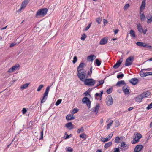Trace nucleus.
Segmentation results:
<instances>
[{"mask_svg":"<svg viewBox=\"0 0 152 152\" xmlns=\"http://www.w3.org/2000/svg\"><path fill=\"white\" fill-rule=\"evenodd\" d=\"M77 76L78 78L81 81H83L84 79L88 78L87 75H86V71L84 69H81L77 70Z\"/></svg>","mask_w":152,"mask_h":152,"instance_id":"f257e3e1","label":"nucleus"},{"mask_svg":"<svg viewBox=\"0 0 152 152\" xmlns=\"http://www.w3.org/2000/svg\"><path fill=\"white\" fill-rule=\"evenodd\" d=\"M84 80L82 81L84 82V84L87 86H93L95 83V81L92 78H87L85 79Z\"/></svg>","mask_w":152,"mask_h":152,"instance_id":"f03ea898","label":"nucleus"},{"mask_svg":"<svg viewBox=\"0 0 152 152\" xmlns=\"http://www.w3.org/2000/svg\"><path fill=\"white\" fill-rule=\"evenodd\" d=\"M48 12V9L47 8H44L39 10L37 12L36 16H42L45 15Z\"/></svg>","mask_w":152,"mask_h":152,"instance_id":"7ed1b4c3","label":"nucleus"},{"mask_svg":"<svg viewBox=\"0 0 152 152\" xmlns=\"http://www.w3.org/2000/svg\"><path fill=\"white\" fill-rule=\"evenodd\" d=\"M135 137L133 138V140L131 141V143L132 144H134L139 141V140L142 137V135L139 133L136 132L135 133Z\"/></svg>","mask_w":152,"mask_h":152,"instance_id":"20e7f679","label":"nucleus"},{"mask_svg":"<svg viewBox=\"0 0 152 152\" xmlns=\"http://www.w3.org/2000/svg\"><path fill=\"white\" fill-rule=\"evenodd\" d=\"M134 59V58L133 56L129 57L126 60L125 65L126 66H128L132 65Z\"/></svg>","mask_w":152,"mask_h":152,"instance_id":"39448f33","label":"nucleus"},{"mask_svg":"<svg viewBox=\"0 0 152 152\" xmlns=\"http://www.w3.org/2000/svg\"><path fill=\"white\" fill-rule=\"evenodd\" d=\"M82 102L83 103L86 104V105L89 108L90 107L91 102L89 99L87 97H84L82 99Z\"/></svg>","mask_w":152,"mask_h":152,"instance_id":"423d86ee","label":"nucleus"},{"mask_svg":"<svg viewBox=\"0 0 152 152\" xmlns=\"http://www.w3.org/2000/svg\"><path fill=\"white\" fill-rule=\"evenodd\" d=\"M105 102L107 105L110 106L113 103V100L110 95H108L107 97Z\"/></svg>","mask_w":152,"mask_h":152,"instance_id":"0eeeda50","label":"nucleus"},{"mask_svg":"<svg viewBox=\"0 0 152 152\" xmlns=\"http://www.w3.org/2000/svg\"><path fill=\"white\" fill-rule=\"evenodd\" d=\"M130 88L127 85H125L122 88V90L125 94H128L130 93L129 91Z\"/></svg>","mask_w":152,"mask_h":152,"instance_id":"6e6552de","label":"nucleus"},{"mask_svg":"<svg viewBox=\"0 0 152 152\" xmlns=\"http://www.w3.org/2000/svg\"><path fill=\"white\" fill-rule=\"evenodd\" d=\"M123 58H120L118 61H117L116 63L114 65L113 68L116 69L118 68L120 66L121 64L123 62Z\"/></svg>","mask_w":152,"mask_h":152,"instance_id":"1a4fd4ad","label":"nucleus"},{"mask_svg":"<svg viewBox=\"0 0 152 152\" xmlns=\"http://www.w3.org/2000/svg\"><path fill=\"white\" fill-rule=\"evenodd\" d=\"M137 27L138 31L140 33H143L145 34L146 33L147 29H146L145 30H143L142 28L141 25L140 24L137 25Z\"/></svg>","mask_w":152,"mask_h":152,"instance_id":"9d476101","label":"nucleus"},{"mask_svg":"<svg viewBox=\"0 0 152 152\" xmlns=\"http://www.w3.org/2000/svg\"><path fill=\"white\" fill-rule=\"evenodd\" d=\"M130 83L133 85H135L139 83V80L138 79L136 78H134L131 79L129 80Z\"/></svg>","mask_w":152,"mask_h":152,"instance_id":"9b49d317","label":"nucleus"},{"mask_svg":"<svg viewBox=\"0 0 152 152\" xmlns=\"http://www.w3.org/2000/svg\"><path fill=\"white\" fill-rule=\"evenodd\" d=\"M143 148L142 145L139 144L137 145L134 150V152H139Z\"/></svg>","mask_w":152,"mask_h":152,"instance_id":"f8f14e48","label":"nucleus"},{"mask_svg":"<svg viewBox=\"0 0 152 152\" xmlns=\"http://www.w3.org/2000/svg\"><path fill=\"white\" fill-rule=\"evenodd\" d=\"M20 65L19 64H16L15 66H13L12 67L10 68L8 71L9 73L12 72H14L15 70L17 69V68L19 67Z\"/></svg>","mask_w":152,"mask_h":152,"instance_id":"ddd939ff","label":"nucleus"},{"mask_svg":"<svg viewBox=\"0 0 152 152\" xmlns=\"http://www.w3.org/2000/svg\"><path fill=\"white\" fill-rule=\"evenodd\" d=\"M99 107V103H96V106L94 108L92 109V111L96 113V114H97Z\"/></svg>","mask_w":152,"mask_h":152,"instance_id":"4468645a","label":"nucleus"},{"mask_svg":"<svg viewBox=\"0 0 152 152\" xmlns=\"http://www.w3.org/2000/svg\"><path fill=\"white\" fill-rule=\"evenodd\" d=\"M108 40V38L105 37L101 39L100 41L99 44L100 45L105 44L107 43Z\"/></svg>","mask_w":152,"mask_h":152,"instance_id":"2eb2a0df","label":"nucleus"},{"mask_svg":"<svg viewBox=\"0 0 152 152\" xmlns=\"http://www.w3.org/2000/svg\"><path fill=\"white\" fill-rule=\"evenodd\" d=\"M65 127L68 128L70 130L74 128L73 125L71 122L66 123L65 124Z\"/></svg>","mask_w":152,"mask_h":152,"instance_id":"dca6fc26","label":"nucleus"},{"mask_svg":"<svg viewBox=\"0 0 152 152\" xmlns=\"http://www.w3.org/2000/svg\"><path fill=\"white\" fill-rule=\"evenodd\" d=\"M96 56L94 55H90L88 56L87 58V60L88 61H92L93 60H94L96 58Z\"/></svg>","mask_w":152,"mask_h":152,"instance_id":"f3484780","label":"nucleus"},{"mask_svg":"<svg viewBox=\"0 0 152 152\" xmlns=\"http://www.w3.org/2000/svg\"><path fill=\"white\" fill-rule=\"evenodd\" d=\"M126 85V83L125 81L124 80H120L118 81L116 86H117L120 87L122 85Z\"/></svg>","mask_w":152,"mask_h":152,"instance_id":"a211bd4d","label":"nucleus"},{"mask_svg":"<svg viewBox=\"0 0 152 152\" xmlns=\"http://www.w3.org/2000/svg\"><path fill=\"white\" fill-rule=\"evenodd\" d=\"M151 93L149 91H147L145 92L142 93L141 95L143 98L147 97L149 96L151 94Z\"/></svg>","mask_w":152,"mask_h":152,"instance_id":"6ab92c4d","label":"nucleus"},{"mask_svg":"<svg viewBox=\"0 0 152 152\" xmlns=\"http://www.w3.org/2000/svg\"><path fill=\"white\" fill-rule=\"evenodd\" d=\"M136 44L140 47H146L147 46V44L143 42H137L136 43Z\"/></svg>","mask_w":152,"mask_h":152,"instance_id":"aec40b11","label":"nucleus"},{"mask_svg":"<svg viewBox=\"0 0 152 152\" xmlns=\"http://www.w3.org/2000/svg\"><path fill=\"white\" fill-rule=\"evenodd\" d=\"M48 95L44 93L42 98L40 102L41 104H42L46 101L48 98Z\"/></svg>","mask_w":152,"mask_h":152,"instance_id":"412c9836","label":"nucleus"},{"mask_svg":"<svg viewBox=\"0 0 152 152\" xmlns=\"http://www.w3.org/2000/svg\"><path fill=\"white\" fill-rule=\"evenodd\" d=\"M29 2V0H24L22 2L21 5L22 7L24 8Z\"/></svg>","mask_w":152,"mask_h":152,"instance_id":"4be33fe9","label":"nucleus"},{"mask_svg":"<svg viewBox=\"0 0 152 152\" xmlns=\"http://www.w3.org/2000/svg\"><path fill=\"white\" fill-rule=\"evenodd\" d=\"M86 64L84 63H80L77 68V70H78L83 69L84 67L86 66Z\"/></svg>","mask_w":152,"mask_h":152,"instance_id":"5701e85b","label":"nucleus"},{"mask_svg":"<svg viewBox=\"0 0 152 152\" xmlns=\"http://www.w3.org/2000/svg\"><path fill=\"white\" fill-rule=\"evenodd\" d=\"M143 99L141 94L136 98V101L138 102H140Z\"/></svg>","mask_w":152,"mask_h":152,"instance_id":"b1692460","label":"nucleus"},{"mask_svg":"<svg viewBox=\"0 0 152 152\" xmlns=\"http://www.w3.org/2000/svg\"><path fill=\"white\" fill-rule=\"evenodd\" d=\"M145 3L142 2L141 5L140 7V13H141V10H143L145 7Z\"/></svg>","mask_w":152,"mask_h":152,"instance_id":"393cba45","label":"nucleus"},{"mask_svg":"<svg viewBox=\"0 0 152 152\" xmlns=\"http://www.w3.org/2000/svg\"><path fill=\"white\" fill-rule=\"evenodd\" d=\"M29 84V83H26L24 84L21 86L20 88L22 90H23L26 89L28 86Z\"/></svg>","mask_w":152,"mask_h":152,"instance_id":"a878e982","label":"nucleus"},{"mask_svg":"<svg viewBox=\"0 0 152 152\" xmlns=\"http://www.w3.org/2000/svg\"><path fill=\"white\" fill-rule=\"evenodd\" d=\"M140 20L142 21H143L146 20V17L143 13L140 14Z\"/></svg>","mask_w":152,"mask_h":152,"instance_id":"bb28decb","label":"nucleus"},{"mask_svg":"<svg viewBox=\"0 0 152 152\" xmlns=\"http://www.w3.org/2000/svg\"><path fill=\"white\" fill-rule=\"evenodd\" d=\"M129 34L132 37L135 38L136 37V35L133 30H131L130 31Z\"/></svg>","mask_w":152,"mask_h":152,"instance_id":"cd10ccee","label":"nucleus"},{"mask_svg":"<svg viewBox=\"0 0 152 152\" xmlns=\"http://www.w3.org/2000/svg\"><path fill=\"white\" fill-rule=\"evenodd\" d=\"M112 142H108L105 143L104 145V148H107L112 145Z\"/></svg>","mask_w":152,"mask_h":152,"instance_id":"c85d7f7f","label":"nucleus"},{"mask_svg":"<svg viewBox=\"0 0 152 152\" xmlns=\"http://www.w3.org/2000/svg\"><path fill=\"white\" fill-rule=\"evenodd\" d=\"M95 63L98 66H99L101 63V61L98 59H96L95 60Z\"/></svg>","mask_w":152,"mask_h":152,"instance_id":"c756f323","label":"nucleus"},{"mask_svg":"<svg viewBox=\"0 0 152 152\" xmlns=\"http://www.w3.org/2000/svg\"><path fill=\"white\" fill-rule=\"evenodd\" d=\"M100 140L101 141H102L103 142H107V141H109V140L107 137L106 138H105L104 137H102L101 138Z\"/></svg>","mask_w":152,"mask_h":152,"instance_id":"7c9ffc66","label":"nucleus"},{"mask_svg":"<svg viewBox=\"0 0 152 152\" xmlns=\"http://www.w3.org/2000/svg\"><path fill=\"white\" fill-rule=\"evenodd\" d=\"M143 69H141L140 72V76L142 77H145V72H143Z\"/></svg>","mask_w":152,"mask_h":152,"instance_id":"2f4dec72","label":"nucleus"},{"mask_svg":"<svg viewBox=\"0 0 152 152\" xmlns=\"http://www.w3.org/2000/svg\"><path fill=\"white\" fill-rule=\"evenodd\" d=\"M121 146L122 147H126L127 146V145L125 142H121Z\"/></svg>","mask_w":152,"mask_h":152,"instance_id":"473e14b6","label":"nucleus"},{"mask_svg":"<svg viewBox=\"0 0 152 152\" xmlns=\"http://www.w3.org/2000/svg\"><path fill=\"white\" fill-rule=\"evenodd\" d=\"M66 150L67 151L69 152H72L73 151V149L70 147H69L66 148Z\"/></svg>","mask_w":152,"mask_h":152,"instance_id":"72a5a7b5","label":"nucleus"},{"mask_svg":"<svg viewBox=\"0 0 152 152\" xmlns=\"http://www.w3.org/2000/svg\"><path fill=\"white\" fill-rule=\"evenodd\" d=\"M50 86H48L47 87L46 89L44 94L48 95V92L50 90Z\"/></svg>","mask_w":152,"mask_h":152,"instance_id":"f704fd0d","label":"nucleus"},{"mask_svg":"<svg viewBox=\"0 0 152 152\" xmlns=\"http://www.w3.org/2000/svg\"><path fill=\"white\" fill-rule=\"evenodd\" d=\"M84 131L83 127H82L80 129H78L77 132L78 133H80V132H83Z\"/></svg>","mask_w":152,"mask_h":152,"instance_id":"c9c22d12","label":"nucleus"},{"mask_svg":"<svg viewBox=\"0 0 152 152\" xmlns=\"http://www.w3.org/2000/svg\"><path fill=\"white\" fill-rule=\"evenodd\" d=\"M120 139V138H119L118 137H115V142L117 143H119V140Z\"/></svg>","mask_w":152,"mask_h":152,"instance_id":"e433bc0d","label":"nucleus"},{"mask_svg":"<svg viewBox=\"0 0 152 152\" xmlns=\"http://www.w3.org/2000/svg\"><path fill=\"white\" fill-rule=\"evenodd\" d=\"M92 66H91L90 68V71H88V73L86 75H87L88 76H91V74L92 73Z\"/></svg>","mask_w":152,"mask_h":152,"instance_id":"4c0bfd02","label":"nucleus"},{"mask_svg":"<svg viewBox=\"0 0 152 152\" xmlns=\"http://www.w3.org/2000/svg\"><path fill=\"white\" fill-rule=\"evenodd\" d=\"M43 87L44 85H39L37 89V91H39Z\"/></svg>","mask_w":152,"mask_h":152,"instance_id":"58836bf2","label":"nucleus"},{"mask_svg":"<svg viewBox=\"0 0 152 152\" xmlns=\"http://www.w3.org/2000/svg\"><path fill=\"white\" fill-rule=\"evenodd\" d=\"M112 90H113V88L112 87H111V88H110L109 89H107L106 91V92H107V93L108 94H110L112 92Z\"/></svg>","mask_w":152,"mask_h":152,"instance_id":"ea45409f","label":"nucleus"},{"mask_svg":"<svg viewBox=\"0 0 152 152\" xmlns=\"http://www.w3.org/2000/svg\"><path fill=\"white\" fill-rule=\"evenodd\" d=\"M87 37V36L85 34H83L82 35V37H81V39L83 40H84L85 38Z\"/></svg>","mask_w":152,"mask_h":152,"instance_id":"a19ab883","label":"nucleus"},{"mask_svg":"<svg viewBox=\"0 0 152 152\" xmlns=\"http://www.w3.org/2000/svg\"><path fill=\"white\" fill-rule=\"evenodd\" d=\"M62 100L61 99H59L55 103V105L56 106L58 105L61 102Z\"/></svg>","mask_w":152,"mask_h":152,"instance_id":"79ce46f5","label":"nucleus"},{"mask_svg":"<svg viewBox=\"0 0 152 152\" xmlns=\"http://www.w3.org/2000/svg\"><path fill=\"white\" fill-rule=\"evenodd\" d=\"M113 123V121H111V122H110L109 123L107 126V129L108 130L110 128V126L112 125V124Z\"/></svg>","mask_w":152,"mask_h":152,"instance_id":"37998d69","label":"nucleus"},{"mask_svg":"<svg viewBox=\"0 0 152 152\" xmlns=\"http://www.w3.org/2000/svg\"><path fill=\"white\" fill-rule=\"evenodd\" d=\"M123 74L121 73V74L118 75L117 76V77L118 79H120V78H122L123 77Z\"/></svg>","mask_w":152,"mask_h":152,"instance_id":"c03bdc74","label":"nucleus"},{"mask_svg":"<svg viewBox=\"0 0 152 152\" xmlns=\"http://www.w3.org/2000/svg\"><path fill=\"white\" fill-rule=\"evenodd\" d=\"M77 61V57L76 56H75L73 58V60L72 61V62L73 64H75Z\"/></svg>","mask_w":152,"mask_h":152,"instance_id":"a18cd8bd","label":"nucleus"},{"mask_svg":"<svg viewBox=\"0 0 152 152\" xmlns=\"http://www.w3.org/2000/svg\"><path fill=\"white\" fill-rule=\"evenodd\" d=\"M96 21L99 24L102 21V18L99 17L96 19Z\"/></svg>","mask_w":152,"mask_h":152,"instance_id":"49530a36","label":"nucleus"},{"mask_svg":"<svg viewBox=\"0 0 152 152\" xmlns=\"http://www.w3.org/2000/svg\"><path fill=\"white\" fill-rule=\"evenodd\" d=\"M78 111V110H77V108H74L72 111V114H74L76 113H77Z\"/></svg>","mask_w":152,"mask_h":152,"instance_id":"de8ad7c7","label":"nucleus"},{"mask_svg":"<svg viewBox=\"0 0 152 152\" xmlns=\"http://www.w3.org/2000/svg\"><path fill=\"white\" fill-rule=\"evenodd\" d=\"M119 121H116L115 122V127H118L119 125Z\"/></svg>","mask_w":152,"mask_h":152,"instance_id":"09e8293b","label":"nucleus"},{"mask_svg":"<svg viewBox=\"0 0 152 152\" xmlns=\"http://www.w3.org/2000/svg\"><path fill=\"white\" fill-rule=\"evenodd\" d=\"M129 6V5L128 4H127L124 6V9L125 10L127 9Z\"/></svg>","mask_w":152,"mask_h":152,"instance_id":"8fccbe9b","label":"nucleus"},{"mask_svg":"<svg viewBox=\"0 0 152 152\" xmlns=\"http://www.w3.org/2000/svg\"><path fill=\"white\" fill-rule=\"evenodd\" d=\"M152 108V102L149 104L148 106L146 108L148 110Z\"/></svg>","mask_w":152,"mask_h":152,"instance_id":"3c124183","label":"nucleus"},{"mask_svg":"<svg viewBox=\"0 0 152 152\" xmlns=\"http://www.w3.org/2000/svg\"><path fill=\"white\" fill-rule=\"evenodd\" d=\"M91 23H90L88 25V26L85 28V31H87V30L91 26Z\"/></svg>","mask_w":152,"mask_h":152,"instance_id":"603ef678","label":"nucleus"},{"mask_svg":"<svg viewBox=\"0 0 152 152\" xmlns=\"http://www.w3.org/2000/svg\"><path fill=\"white\" fill-rule=\"evenodd\" d=\"M113 135V133L112 134V133H111L110 134H109V135H108L107 136V138H108V139H109V140H110L112 138Z\"/></svg>","mask_w":152,"mask_h":152,"instance_id":"864d4df0","label":"nucleus"},{"mask_svg":"<svg viewBox=\"0 0 152 152\" xmlns=\"http://www.w3.org/2000/svg\"><path fill=\"white\" fill-rule=\"evenodd\" d=\"M114 152H120V150L119 148H115L114 149Z\"/></svg>","mask_w":152,"mask_h":152,"instance_id":"5fc2aeb1","label":"nucleus"},{"mask_svg":"<svg viewBox=\"0 0 152 152\" xmlns=\"http://www.w3.org/2000/svg\"><path fill=\"white\" fill-rule=\"evenodd\" d=\"M27 110L25 108H23L22 110V112L23 114H25L27 112Z\"/></svg>","mask_w":152,"mask_h":152,"instance_id":"6e6d98bb","label":"nucleus"},{"mask_svg":"<svg viewBox=\"0 0 152 152\" xmlns=\"http://www.w3.org/2000/svg\"><path fill=\"white\" fill-rule=\"evenodd\" d=\"M145 77L147 76L148 75H152V72H145Z\"/></svg>","mask_w":152,"mask_h":152,"instance_id":"4d7b16f0","label":"nucleus"},{"mask_svg":"<svg viewBox=\"0 0 152 152\" xmlns=\"http://www.w3.org/2000/svg\"><path fill=\"white\" fill-rule=\"evenodd\" d=\"M71 116V114H68V115H67L66 116V119L67 120H69V119H68V118H70V116Z\"/></svg>","mask_w":152,"mask_h":152,"instance_id":"13d9d810","label":"nucleus"},{"mask_svg":"<svg viewBox=\"0 0 152 152\" xmlns=\"http://www.w3.org/2000/svg\"><path fill=\"white\" fill-rule=\"evenodd\" d=\"M16 44V43L15 42L11 43L10 47V48H12Z\"/></svg>","mask_w":152,"mask_h":152,"instance_id":"bf43d9fd","label":"nucleus"},{"mask_svg":"<svg viewBox=\"0 0 152 152\" xmlns=\"http://www.w3.org/2000/svg\"><path fill=\"white\" fill-rule=\"evenodd\" d=\"M72 136V135L71 134H70V135H68L67 134V135L66 136V137L65 138V139H68L69 138L71 137Z\"/></svg>","mask_w":152,"mask_h":152,"instance_id":"052dcab7","label":"nucleus"},{"mask_svg":"<svg viewBox=\"0 0 152 152\" xmlns=\"http://www.w3.org/2000/svg\"><path fill=\"white\" fill-rule=\"evenodd\" d=\"M98 82L100 83V85H101L104 83V80H99L98 81Z\"/></svg>","mask_w":152,"mask_h":152,"instance_id":"680f3d73","label":"nucleus"},{"mask_svg":"<svg viewBox=\"0 0 152 152\" xmlns=\"http://www.w3.org/2000/svg\"><path fill=\"white\" fill-rule=\"evenodd\" d=\"M152 18V15L151 14H149L148 15L146 16V18L147 19H149L150 18Z\"/></svg>","mask_w":152,"mask_h":152,"instance_id":"e2e57ef3","label":"nucleus"},{"mask_svg":"<svg viewBox=\"0 0 152 152\" xmlns=\"http://www.w3.org/2000/svg\"><path fill=\"white\" fill-rule=\"evenodd\" d=\"M85 135V134H84V133H83V134H81L80 135V137H81V138H84Z\"/></svg>","mask_w":152,"mask_h":152,"instance_id":"0e129e2a","label":"nucleus"},{"mask_svg":"<svg viewBox=\"0 0 152 152\" xmlns=\"http://www.w3.org/2000/svg\"><path fill=\"white\" fill-rule=\"evenodd\" d=\"M84 94L85 95V96H87L88 95H89L90 96V94H89V92L88 91H86L85 93H84Z\"/></svg>","mask_w":152,"mask_h":152,"instance_id":"69168bd1","label":"nucleus"},{"mask_svg":"<svg viewBox=\"0 0 152 152\" xmlns=\"http://www.w3.org/2000/svg\"><path fill=\"white\" fill-rule=\"evenodd\" d=\"M148 21H147V23H150L152 21V18H150L149 19H148Z\"/></svg>","mask_w":152,"mask_h":152,"instance_id":"338daca9","label":"nucleus"},{"mask_svg":"<svg viewBox=\"0 0 152 152\" xmlns=\"http://www.w3.org/2000/svg\"><path fill=\"white\" fill-rule=\"evenodd\" d=\"M103 22H104V25H105V24H107V20H106L105 19H103Z\"/></svg>","mask_w":152,"mask_h":152,"instance_id":"774afa93","label":"nucleus"}]
</instances>
